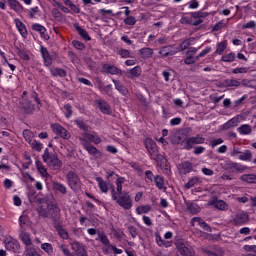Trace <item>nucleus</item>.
<instances>
[{
	"instance_id": "obj_1",
	"label": "nucleus",
	"mask_w": 256,
	"mask_h": 256,
	"mask_svg": "<svg viewBox=\"0 0 256 256\" xmlns=\"http://www.w3.org/2000/svg\"><path fill=\"white\" fill-rule=\"evenodd\" d=\"M79 141L82 147L89 153V155H101V151L97 149V147L94 145H99L101 143V137L97 134H91V133H82L79 136Z\"/></svg>"
},
{
	"instance_id": "obj_2",
	"label": "nucleus",
	"mask_w": 256,
	"mask_h": 256,
	"mask_svg": "<svg viewBox=\"0 0 256 256\" xmlns=\"http://www.w3.org/2000/svg\"><path fill=\"white\" fill-rule=\"evenodd\" d=\"M111 197L112 201H115L117 205H119L120 207H122V209H125L126 211H129V209L133 207V200L131 199V195H129V193L127 192L117 194V192H115V189H112Z\"/></svg>"
},
{
	"instance_id": "obj_3",
	"label": "nucleus",
	"mask_w": 256,
	"mask_h": 256,
	"mask_svg": "<svg viewBox=\"0 0 256 256\" xmlns=\"http://www.w3.org/2000/svg\"><path fill=\"white\" fill-rule=\"evenodd\" d=\"M44 163L50 167L53 171H59L63 167V163L59 160V156L55 153L49 152V149L46 148L42 155Z\"/></svg>"
},
{
	"instance_id": "obj_4",
	"label": "nucleus",
	"mask_w": 256,
	"mask_h": 256,
	"mask_svg": "<svg viewBox=\"0 0 256 256\" xmlns=\"http://www.w3.org/2000/svg\"><path fill=\"white\" fill-rule=\"evenodd\" d=\"M203 143H205V137L198 134L196 136L186 138L182 142V145L183 149H185L186 151H191V149H193L195 145H203Z\"/></svg>"
},
{
	"instance_id": "obj_5",
	"label": "nucleus",
	"mask_w": 256,
	"mask_h": 256,
	"mask_svg": "<svg viewBox=\"0 0 256 256\" xmlns=\"http://www.w3.org/2000/svg\"><path fill=\"white\" fill-rule=\"evenodd\" d=\"M66 180L68 183V187L72 189V191H79L81 189V178H79V175L73 171H69L66 174Z\"/></svg>"
},
{
	"instance_id": "obj_6",
	"label": "nucleus",
	"mask_w": 256,
	"mask_h": 256,
	"mask_svg": "<svg viewBox=\"0 0 256 256\" xmlns=\"http://www.w3.org/2000/svg\"><path fill=\"white\" fill-rule=\"evenodd\" d=\"M4 245L7 251H12V253H18L20 249L19 241L17 239L11 237V236H6L4 238Z\"/></svg>"
},
{
	"instance_id": "obj_7",
	"label": "nucleus",
	"mask_w": 256,
	"mask_h": 256,
	"mask_svg": "<svg viewBox=\"0 0 256 256\" xmlns=\"http://www.w3.org/2000/svg\"><path fill=\"white\" fill-rule=\"evenodd\" d=\"M176 247H177L180 255L195 256L193 251H191V247H189V244L183 239L177 240Z\"/></svg>"
},
{
	"instance_id": "obj_8",
	"label": "nucleus",
	"mask_w": 256,
	"mask_h": 256,
	"mask_svg": "<svg viewBox=\"0 0 256 256\" xmlns=\"http://www.w3.org/2000/svg\"><path fill=\"white\" fill-rule=\"evenodd\" d=\"M51 129L53 133L59 135V137L62 139H71V133H69V131H67V129H65L63 126H61V124H51Z\"/></svg>"
},
{
	"instance_id": "obj_9",
	"label": "nucleus",
	"mask_w": 256,
	"mask_h": 256,
	"mask_svg": "<svg viewBox=\"0 0 256 256\" xmlns=\"http://www.w3.org/2000/svg\"><path fill=\"white\" fill-rule=\"evenodd\" d=\"M249 223V215L246 212H239L235 215L233 219V224L236 227H241Z\"/></svg>"
},
{
	"instance_id": "obj_10",
	"label": "nucleus",
	"mask_w": 256,
	"mask_h": 256,
	"mask_svg": "<svg viewBox=\"0 0 256 256\" xmlns=\"http://www.w3.org/2000/svg\"><path fill=\"white\" fill-rule=\"evenodd\" d=\"M102 73H106L107 75H118V77H121L123 75V70L115 65L104 64L102 66Z\"/></svg>"
},
{
	"instance_id": "obj_11",
	"label": "nucleus",
	"mask_w": 256,
	"mask_h": 256,
	"mask_svg": "<svg viewBox=\"0 0 256 256\" xmlns=\"http://www.w3.org/2000/svg\"><path fill=\"white\" fill-rule=\"evenodd\" d=\"M177 53H179V50L173 45L163 46L159 50L161 57H173V55H177Z\"/></svg>"
},
{
	"instance_id": "obj_12",
	"label": "nucleus",
	"mask_w": 256,
	"mask_h": 256,
	"mask_svg": "<svg viewBox=\"0 0 256 256\" xmlns=\"http://www.w3.org/2000/svg\"><path fill=\"white\" fill-rule=\"evenodd\" d=\"M72 250L75 252L76 256H89L87 247L77 241L72 244Z\"/></svg>"
},
{
	"instance_id": "obj_13",
	"label": "nucleus",
	"mask_w": 256,
	"mask_h": 256,
	"mask_svg": "<svg viewBox=\"0 0 256 256\" xmlns=\"http://www.w3.org/2000/svg\"><path fill=\"white\" fill-rule=\"evenodd\" d=\"M61 215V209L57 204L50 203L49 209H48V217H51L54 221H57Z\"/></svg>"
},
{
	"instance_id": "obj_14",
	"label": "nucleus",
	"mask_w": 256,
	"mask_h": 256,
	"mask_svg": "<svg viewBox=\"0 0 256 256\" xmlns=\"http://www.w3.org/2000/svg\"><path fill=\"white\" fill-rule=\"evenodd\" d=\"M195 223H198L199 227H201V229H203L204 231L211 233V226H209L208 223L205 222V220H203V218H201V217L192 218L191 219L192 227H195Z\"/></svg>"
},
{
	"instance_id": "obj_15",
	"label": "nucleus",
	"mask_w": 256,
	"mask_h": 256,
	"mask_svg": "<svg viewBox=\"0 0 256 256\" xmlns=\"http://www.w3.org/2000/svg\"><path fill=\"white\" fill-rule=\"evenodd\" d=\"M49 206H50V202H47V201L40 202V206L37 209L40 217H43L44 219H47V217H49Z\"/></svg>"
},
{
	"instance_id": "obj_16",
	"label": "nucleus",
	"mask_w": 256,
	"mask_h": 256,
	"mask_svg": "<svg viewBox=\"0 0 256 256\" xmlns=\"http://www.w3.org/2000/svg\"><path fill=\"white\" fill-rule=\"evenodd\" d=\"M54 229H56V231H57L58 235L61 237V239H64L65 241H67V239H69V232H67V230H65V228H63V224H61V222L55 220Z\"/></svg>"
},
{
	"instance_id": "obj_17",
	"label": "nucleus",
	"mask_w": 256,
	"mask_h": 256,
	"mask_svg": "<svg viewBox=\"0 0 256 256\" xmlns=\"http://www.w3.org/2000/svg\"><path fill=\"white\" fill-rule=\"evenodd\" d=\"M148 151L150 159H153L154 161H167L165 160V157L163 155L159 154V148L157 146H154L153 148H150Z\"/></svg>"
},
{
	"instance_id": "obj_18",
	"label": "nucleus",
	"mask_w": 256,
	"mask_h": 256,
	"mask_svg": "<svg viewBox=\"0 0 256 256\" xmlns=\"http://www.w3.org/2000/svg\"><path fill=\"white\" fill-rule=\"evenodd\" d=\"M14 24L16 25V28L18 29L21 37L27 39V35H29L27 32V26H25L19 18L14 19Z\"/></svg>"
},
{
	"instance_id": "obj_19",
	"label": "nucleus",
	"mask_w": 256,
	"mask_h": 256,
	"mask_svg": "<svg viewBox=\"0 0 256 256\" xmlns=\"http://www.w3.org/2000/svg\"><path fill=\"white\" fill-rule=\"evenodd\" d=\"M8 5L11 9L15 11V13L21 14L25 11V7L18 0H7Z\"/></svg>"
},
{
	"instance_id": "obj_20",
	"label": "nucleus",
	"mask_w": 256,
	"mask_h": 256,
	"mask_svg": "<svg viewBox=\"0 0 256 256\" xmlns=\"http://www.w3.org/2000/svg\"><path fill=\"white\" fill-rule=\"evenodd\" d=\"M141 73H143L141 67L135 66L134 68L127 70L126 77H128V79H135V77H141Z\"/></svg>"
},
{
	"instance_id": "obj_21",
	"label": "nucleus",
	"mask_w": 256,
	"mask_h": 256,
	"mask_svg": "<svg viewBox=\"0 0 256 256\" xmlns=\"http://www.w3.org/2000/svg\"><path fill=\"white\" fill-rule=\"evenodd\" d=\"M98 107L104 115H111V105L105 100H97Z\"/></svg>"
},
{
	"instance_id": "obj_22",
	"label": "nucleus",
	"mask_w": 256,
	"mask_h": 256,
	"mask_svg": "<svg viewBox=\"0 0 256 256\" xmlns=\"http://www.w3.org/2000/svg\"><path fill=\"white\" fill-rule=\"evenodd\" d=\"M52 187L56 193H60V195H67V186H65V184L55 181L53 182Z\"/></svg>"
},
{
	"instance_id": "obj_23",
	"label": "nucleus",
	"mask_w": 256,
	"mask_h": 256,
	"mask_svg": "<svg viewBox=\"0 0 256 256\" xmlns=\"http://www.w3.org/2000/svg\"><path fill=\"white\" fill-rule=\"evenodd\" d=\"M95 181L98 183V187L101 193H109V183L103 180L101 177H96Z\"/></svg>"
},
{
	"instance_id": "obj_24",
	"label": "nucleus",
	"mask_w": 256,
	"mask_h": 256,
	"mask_svg": "<svg viewBox=\"0 0 256 256\" xmlns=\"http://www.w3.org/2000/svg\"><path fill=\"white\" fill-rule=\"evenodd\" d=\"M155 185L160 191H166L167 186L165 185V179L161 175H157L154 178Z\"/></svg>"
},
{
	"instance_id": "obj_25",
	"label": "nucleus",
	"mask_w": 256,
	"mask_h": 256,
	"mask_svg": "<svg viewBox=\"0 0 256 256\" xmlns=\"http://www.w3.org/2000/svg\"><path fill=\"white\" fill-rule=\"evenodd\" d=\"M240 135H251L253 128L249 124H242L237 128Z\"/></svg>"
},
{
	"instance_id": "obj_26",
	"label": "nucleus",
	"mask_w": 256,
	"mask_h": 256,
	"mask_svg": "<svg viewBox=\"0 0 256 256\" xmlns=\"http://www.w3.org/2000/svg\"><path fill=\"white\" fill-rule=\"evenodd\" d=\"M180 171L187 175V173H191L193 171V163L189 161H184L180 164Z\"/></svg>"
},
{
	"instance_id": "obj_27",
	"label": "nucleus",
	"mask_w": 256,
	"mask_h": 256,
	"mask_svg": "<svg viewBox=\"0 0 256 256\" xmlns=\"http://www.w3.org/2000/svg\"><path fill=\"white\" fill-rule=\"evenodd\" d=\"M40 52L43 57L45 65H51L52 60H51V55L49 54V50H47V48L41 46Z\"/></svg>"
},
{
	"instance_id": "obj_28",
	"label": "nucleus",
	"mask_w": 256,
	"mask_h": 256,
	"mask_svg": "<svg viewBox=\"0 0 256 256\" xmlns=\"http://www.w3.org/2000/svg\"><path fill=\"white\" fill-rule=\"evenodd\" d=\"M36 168L42 177L49 179V172H47V168H45L42 161H36Z\"/></svg>"
},
{
	"instance_id": "obj_29",
	"label": "nucleus",
	"mask_w": 256,
	"mask_h": 256,
	"mask_svg": "<svg viewBox=\"0 0 256 256\" xmlns=\"http://www.w3.org/2000/svg\"><path fill=\"white\" fill-rule=\"evenodd\" d=\"M19 238L24 243V245H27V247H29V245L32 243L31 236L29 233L25 232V230H20Z\"/></svg>"
},
{
	"instance_id": "obj_30",
	"label": "nucleus",
	"mask_w": 256,
	"mask_h": 256,
	"mask_svg": "<svg viewBox=\"0 0 256 256\" xmlns=\"http://www.w3.org/2000/svg\"><path fill=\"white\" fill-rule=\"evenodd\" d=\"M50 73L52 77H67V71L63 68H52Z\"/></svg>"
},
{
	"instance_id": "obj_31",
	"label": "nucleus",
	"mask_w": 256,
	"mask_h": 256,
	"mask_svg": "<svg viewBox=\"0 0 256 256\" xmlns=\"http://www.w3.org/2000/svg\"><path fill=\"white\" fill-rule=\"evenodd\" d=\"M112 83H114L115 89L121 93V95H127V88L123 86L121 81L112 79Z\"/></svg>"
},
{
	"instance_id": "obj_32",
	"label": "nucleus",
	"mask_w": 256,
	"mask_h": 256,
	"mask_svg": "<svg viewBox=\"0 0 256 256\" xmlns=\"http://www.w3.org/2000/svg\"><path fill=\"white\" fill-rule=\"evenodd\" d=\"M212 205H214V207L220 211H227V209H229V205H227V203L223 200H216L212 202Z\"/></svg>"
},
{
	"instance_id": "obj_33",
	"label": "nucleus",
	"mask_w": 256,
	"mask_h": 256,
	"mask_svg": "<svg viewBox=\"0 0 256 256\" xmlns=\"http://www.w3.org/2000/svg\"><path fill=\"white\" fill-rule=\"evenodd\" d=\"M238 159L240 161H251V159H253V153L251 150H245L244 152H240Z\"/></svg>"
},
{
	"instance_id": "obj_34",
	"label": "nucleus",
	"mask_w": 256,
	"mask_h": 256,
	"mask_svg": "<svg viewBox=\"0 0 256 256\" xmlns=\"http://www.w3.org/2000/svg\"><path fill=\"white\" fill-rule=\"evenodd\" d=\"M74 123H75V125H77L78 129H81L82 131H84V133H89L90 127L83 120L76 119V120H74Z\"/></svg>"
},
{
	"instance_id": "obj_35",
	"label": "nucleus",
	"mask_w": 256,
	"mask_h": 256,
	"mask_svg": "<svg viewBox=\"0 0 256 256\" xmlns=\"http://www.w3.org/2000/svg\"><path fill=\"white\" fill-rule=\"evenodd\" d=\"M28 226H29V218L26 215H21L19 217L20 231H25L26 227Z\"/></svg>"
},
{
	"instance_id": "obj_36",
	"label": "nucleus",
	"mask_w": 256,
	"mask_h": 256,
	"mask_svg": "<svg viewBox=\"0 0 256 256\" xmlns=\"http://www.w3.org/2000/svg\"><path fill=\"white\" fill-rule=\"evenodd\" d=\"M139 53L143 59H151L153 57V49L152 48H142L139 50Z\"/></svg>"
},
{
	"instance_id": "obj_37",
	"label": "nucleus",
	"mask_w": 256,
	"mask_h": 256,
	"mask_svg": "<svg viewBox=\"0 0 256 256\" xmlns=\"http://www.w3.org/2000/svg\"><path fill=\"white\" fill-rule=\"evenodd\" d=\"M76 31L80 35V37L84 39V41H91V36H89V33L87 32V30L83 29L80 26H77Z\"/></svg>"
},
{
	"instance_id": "obj_38",
	"label": "nucleus",
	"mask_w": 256,
	"mask_h": 256,
	"mask_svg": "<svg viewBox=\"0 0 256 256\" xmlns=\"http://www.w3.org/2000/svg\"><path fill=\"white\" fill-rule=\"evenodd\" d=\"M52 16L59 23H63V21H65V17L61 13V11H59V9H57V8L52 9Z\"/></svg>"
},
{
	"instance_id": "obj_39",
	"label": "nucleus",
	"mask_w": 256,
	"mask_h": 256,
	"mask_svg": "<svg viewBox=\"0 0 256 256\" xmlns=\"http://www.w3.org/2000/svg\"><path fill=\"white\" fill-rule=\"evenodd\" d=\"M240 179L244 183H256V175L255 174H244L240 177Z\"/></svg>"
},
{
	"instance_id": "obj_40",
	"label": "nucleus",
	"mask_w": 256,
	"mask_h": 256,
	"mask_svg": "<svg viewBox=\"0 0 256 256\" xmlns=\"http://www.w3.org/2000/svg\"><path fill=\"white\" fill-rule=\"evenodd\" d=\"M199 183H201V178L195 176L185 184V188L191 189V187H195V185H199Z\"/></svg>"
},
{
	"instance_id": "obj_41",
	"label": "nucleus",
	"mask_w": 256,
	"mask_h": 256,
	"mask_svg": "<svg viewBox=\"0 0 256 256\" xmlns=\"http://www.w3.org/2000/svg\"><path fill=\"white\" fill-rule=\"evenodd\" d=\"M235 57V52H230L228 54L223 55L221 61H223V63H233V61H235Z\"/></svg>"
},
{
	"instance_id": "obj_42",
	"label": "nucleus",
	"mask_w": 256,
	"mask_h": 256,
	"mask_svg": "<svg viewBox=\"0 0 256 256\" xmlns=\"http://www.w3.org/2000/svg\"><path fill=\"white\" fill-rule=\"evenodd\" d=\"M125 183V178L123 177H119L116 180V191H117V195H121L123 194V184Z\"/></svg>"
},
{
	"instance_id": "obj_43",
	"label": "nucleus",
	"mask_w": 256,
	"mask_h": 256,
	"mask_svg": "<svg viewBox=\"0 0 256 256\" xmlns=\"http://www.w3.org/2000/svg\"><path fill=\"white\" fill-rule=\"evenodd\" d=\"M29 145L34 151H38V153H40V151H43V144L37 140H32L31 142H29Z\"/></svg>"
},
{
	"instance_id": "obj_44",
	"label": "nucleus",
	"mask_w": 256,
	"mask_h": 256,
	"mask_svg": "<svg viewBox=\"0 0 256 256\" xmlns=\"http://www.w3.org/2000/svg\"><path fill=\"white\" fill-rule=\"evenodd\" d=\"M189 47H191V39H185L182 43L178 45V47H176V49L179 53L181 51H185V49H189Z\"/></svg>"
},
{
	"instance_id": "obj_45",
	"label": "nucleus",
	"mask_w": 256,
	"mask_h": 256,
	"mask_svg": "<svg viewBox=\"0 0 256 256\" xmlns=\"http://www.w3.org/2000/svg\"><path fill=\"white\" fill-rule=\"evenodd\" d=\"M227 49V40H224L217 44L216 53L217 55H223V52Z\"/></svg>"
},
{
	"instance_id": "obj_46",
	"label": "nucleus",
	"mask_w": 256,
	"mask_h": 256,
	"mask_svg": "<svg viewBox=\"0 0 256 256\" xmlns=\"http://www.w3.org/2000/svg\"><path fill=\"white\" fill-rule=\"evenodd\" d=\"M41 249L48 255H53V245L51 243L41 244Z\"/></svg>"
},
{
	"instance_id": "obj_47",
	"label": "nucleus",
	"mask_w": 256,
	"mask_h": 256,
	"mask_svg": "<svg viewBox=\"0 0 256 256\" xmlns=\"http://www.w3.org/2000/svg\"><path fill=\"white\" fill-rule=\"evenodd\" d=\"M204 252L208 256H225V252H223V249L221 248H218L215 251L205 250Z\"/></svg>"
},
{
	"instance_id": "obj_48",
	"label": "nucleus",
	"mask_w": 256,
	"mask_h": 256,
	"mask_svg": "<svg viewBox=\"0 0 256 256\" xmlns=\"http://www.w3.org/2000/svg\"><path fill=\"white\" fill-rule=\"evenodd\" d=\"M58 249H60L64 256H75V254H73L65 244H59Z\"/></svg>"
},
{
	"instance_id": "obj_49",
	"label": "nucleus",
	"mask_w": 256,
	"mask_h": 256,
	"mask_svg": "<svg viewBox=\"0 0 256 256\" xmlns=\"http://www.w3.org/2000/svg\"><path fill=\"white\" fill-rule=\"evenodd\" d=\"M98 239L100 240L102 245H110L111 241H109V237H107L105 232L98 233Z\"/></svg>"
},
{
	"instance_id": "obj_50",
	"label": "nucleus",
	"mask_w": 256,
	"mask_h": 256,
	"mask_svg": "<svg viewBox=\"0 0 256 256\" xmlns=\"http://www.w3.org/2000/svg\"><path fill=\"white\" fill-rule=\"evenodd\" d=\"M149 211H151V205H142L136 209V213L138 215H143V213H149Z\"/></svg>"
},
{
	"instance_id": "obj_51",
	"label": "nucleus",
	"mask_w": 256,
	"mask_h": 256,
	"mask_svg": "<svg viewBox=\"0 0 256 256\" xmlns=\"http://www.w3.org/2000/svg\"><path fill=\"white\" fill-rule=\"evenodd\" d=\"M23 137L27 143H30L32 140H34L33 137H35V135L31 130L26 129L23 131Z\"/></svg>"
},
{
	"instance_id": "obj_52",
	"label": "nucleus",
	"mask_w": 256,
	"mask_h": 256,
	"mask_svg": "<svg viewBox=\"0 0 256 256\" xmlns=\"http://www.w3.org/2000/svg\"><path fill=\"white\" fill-rule=\"evenodd\" d=\"M224 84L226 85V87H239L241 85V82L235 79H226L224 81Z\"/></svg>"
},
{
	"instance_id": "obj_53",
	"label": "nucleus",
	"mask_w": 256,
	"mask_h": 256,
	"mask_svg": "<svg viewBox=\"0 0 256 256\" xmlns=\"http://www.w3.org/2000/svg\"><path fill=\"white\" fill-rule=\"evenodd\" d=\"M244 251L248 252V254L246 256H256V246L255 245H245Z\"/></svg>"
},
{
	"instance_id": "obj_54",
	"label": "nucleus",
	"mask_w": 256,
	"mask_h": 256,
	"mask_svg": "<svg viewBox=\"0 0 256 256\" xmlns=\"http://www.w3.org/2000/svg\"><path fill=\"white\" fill-rule=\"evenodd\" d=\"M244 251L248 252V254L246 256H256V246L255 245H245Z\"/></svg>"
},
{
	"instance_id": "obj_55",
	"label": "nucleus",
	"mask_w": 256,
	"mask_h": 256,
	"mask_svg": "<svg viewBox=\"0 0 256 256\" xmlns=\"http://www.w3.org/2000/svg\"><path fill=\"white\" fill-rule=\"evenodd\" d=\"M64 115L66 119H70L71 115H73V107L71 104L64 105Z\"/></svg>"
},
{
	"instance_id": "obj_56",
	"label": "nucleus",
	"mask_w": 256,
	"mask_h": 256,
	"mask_svg": "<svg viewBox=\"0 0 256 256\" xmlns=\"http://www.w3.org/2000/svg\"><path fill=\"white\" fill-rule=\"evenodd\" d=\"M144 145H145L147 151L150 150V149H153V147H157V144L151 138H146L144 140Z\"/></svg>"
},
{
	"instance_id": "obj_57",
	"label": "nucleus",
	"mask_w": 256,
	"mask_h": 256,
	"mask_svg": "<svg viewBox=\"0 0 256 256\" xmlns=\"http://www.w3.org/2000/svg\"><path fill=\"white\" fill-rule=\"evenodd\" d=\"M188 209H189L190 213H192V215H197V213L201 212V207L197 204H190L188 206Z\"/></svg>"
},
{
	"instance_id": "obj_58",
	"label": "nucleus",
	"mask_w": 256,
	"mask_h": 256,
	"mask_svg": "<svg viewBox=\"0 0 256 256\" xmlns=\"http://www.w3.org/2000/svg\"><path fill=\"white\" fill-rule=\"evenodd\" d=\"M207 15H209V13L203 12V11H197V12L191 13V16L193 17V19H203L207 17Z\"/></svg>"
},
{
	"instance_id": "obj_59",
	"label": "nucleus",
	"mask_w": 256,
	"mask_h": 256,
	"mask_svg": "<svg viewBox=\"0 0 256 256\" xmlns=\"http://www.w3.org/2000/svg\"><path fill=\"white\" fill-rule=\"evenodd\" d=\"M223 139L222 138H216V139H212L209 141L208 145L210 147H212V149H215V147H217V145H222L223 143Z\"/></svg>"
},
{
	"instance_id": "obj_60",
	"label": "nucleus",
	"mask_w": 256,
	"mask_h": 256,
	"mask_svg": "<svg viewBox=\"0 0 256 256\" xmlns=\"http://www.w3.org/2000/svg\"><path fill=\"white\" fill-rule=\"evenodd\" d=\"M137 23V18H135V16H127L125 19H124V24L125 25H130V26H133Z\"/></svg>"
},
{
	"instance_id": "obj_61",
	"label": "nucleus",
	"mask_w": 256,
	"mask_h": 256,
	"mask_svg": "<svg viewBox=\"0 0 256 256\" xmlns=\"http://www.w3.org/2000/svg\"><path fill=\"white\" fill-rule=\"evenodd\" d=\"M184 7H188V9H199V3L197 0H190V2L184 5Z\"/></svg>"
},
{
	"instance_id": "obj_62",
	"label": "nucleus",
	"mask_w": 256,
	"mask_h": 256,
	"mask_svg": "<svg viewBox=\"0 0 256 256\" xmlns=\"http://www.w3.org/2000/svg\"><path fill=\"white\" fill-rule=\"evenodd\" d=\"M197 61H199V57L188 56L184 59L185 65H193V63H197Z\"/></svg>"
},
{
	"instance_id": "obj_63",
	"label": "nucleus",
	"mask_w": 256,
	"mask_h": 256,
	"mask_svg": "<svg viewBox=\"0 0 256 256\" xmlns=\"http://www.w3.org/2000/svg\"><path fill=\"white\" fill-rule=\"evenodd\" d=\"M118 55H120L122 59H128V57H131V52L127 49H120Z\"/></svg>"
},
{
	"instance_id": "obj_64",
	"label": "nucleus",
	"mask_w": 256,
	"mask_h": 256,
	"mask_svg": "<svg viewBox=\"0 0 256 256\" xmlns=\"http://www.w3.org/2000/svg\"><path fill=\"white\" fill-rule=\"evenodd\" d=\"M255 27H256V22L253 20L242 25V29H255Z\"/></svg>"
}]
</instances>
